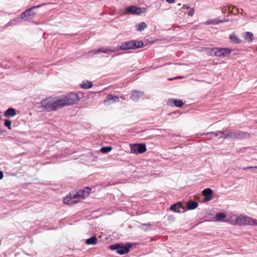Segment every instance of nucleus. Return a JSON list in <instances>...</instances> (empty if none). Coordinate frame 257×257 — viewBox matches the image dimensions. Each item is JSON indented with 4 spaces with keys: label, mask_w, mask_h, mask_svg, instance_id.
<instances>
[{
    "label": "nucleus",
    "mask_w": 257,
    "mask_h": 257,
    "mask_svg": "<svg viewBox=\"0 0 257 257\" xmlns=\"http://www.w3.org/2000/svg\"><path fill=\"white\" fill-rule=\"evenodd\" d=\"M79 100L78 95L71 92L66 95L44 99L41 102V106L42 108L48 112L55 111L65 106L73 104Z\"/></svg>",
    "instance_id": "1"
},
{
    "label": "nucleus",
    "mask_w": 257,
    "mask_h": 257,
    "mask_svg": "<svg viewBox=\"0 0 257 257\" xmlns=\"http://www.w3.org/2000/svg\"><path fill=\"white\" fill-rule=\"evenodd\" d=\"M91 191V188L86 187L83 191L71 192L68 196L64 198V203L68 205L75 204L88 196Z\"/></svg>",
    "instance_id": "2"
},
{
    "label": "nucleus",
    "mask_w": 257,
    "mask_h": 257,
    "mask_svg": "<svg viewBox=\"0 0 257 257\" xmlns=\"http://www.w3.org/2000/svg\"><path fill=\"white\" fill-rule=\"evenodd\" d=\"M144 46V43L142 41L131 40L122 43L119 46L118 49L127 50L130 49H135L140 48Z\"/></svg>",
    "instance_id": "3"
},
{
    "label": "nucleus",
    "mask_w": 257,
    "mask_h": 257,
    "mask_svg": "<svg viewBox=\"0 0 257 257\" xmlns=\"http://www.w3.org/2000/svg\"><path fill=\"white\" fill-rule=\"evenodd\" d=\"M209 53L212 56H225L231 52V49L229 48H212L209 50Z\"/></svg>",
    "instance_id": "4"
},
{
    "label": "nucleus",
    "mask_w": 257,
    "mask_h": 257,
    "mask_svg": "<svg viewBox=\"0 0 257 257\" xmlns=\"http://www.w3.org/2000/svg\"><path fill=\"white\" fill-rule=\"evenodd\" d=\"M131 152L133 154H142L147 151L146 146L145 144H131Z\"/></svg>",
    "instance_id": "5"
},
{
    "label": "nucleus",
    "mask_w": 257,
    "mask_h": 257,
    "mask_svg": "<svg viewBox=\"0 0 257 257\" xmlns=\"http://www.w3.org/2000/svg\"><path fill=\"white\" fill-rule=\"evenodd\" d=\"M252 218L240 215L236 217L234 221V224L237 225H251V220Z\"/></svg>",
    "instance_id": "6"
},
{
    "label": "nucleus",
    "mask_w": 257,
    "mask_h": 257,
    "mask_svg": "<svg viewBox=\"0 0 257 257\" xmlns=\"http://www.w3.org/2000/svg\"><path fill=\"white\" fill-rule=\"evenodd\" d=\"M131 246L127 247L124 246L119 244L112 245L110 247L112 250H116V252L120 254H124L130 251Z\"/></svg>",
    "instance_id": "7"
},
{
    "label": "nucleus",
    "mask_w": 257,
    "mask_h": 257,
    "mask_svg": "<svg viewBox=\"0 0 257 257\" xmlns=\"http://www.w3.org/2000/svg\"><path fill=\"white\" fill-rule=\"evenodd\" d=\"M43 5H44V4H43L42 5L34 6L33 7L30 8L26 10L25 11L22 13L20 18L21 19V20H23L24 21L29 20V18L32 15V14H31L32 10L36 8H39Z\"/></svg>",
    "instance_id": "8"
},
{
    "label": "nucleus",
    "mask_w": 257,
    "mask_h": 257,
    "mask_svg": "<svg viewBox=\"0 0 257 257\" xmlns=\"http://www.w3.org/2000/svg\"><path fill=\"white\" fill-rule=\"evenodd\" d=\"M125 11L133 14L139 15L145 12L143 9L136 6H130L125 8Z\"/></svg>",
    "instance_id": "9"
},
{
    "label": "nucleus",
    "mask_w": 257,
    "mask_h": 257,
    "mask_svg": "<svg viewBox=\"0 0 257 257\" xmlns=\"http://www.w3.org/2000/svg\"><path fill=\"white\" fill-rule=\"evenodd\" d=\"M119 101V98L117 96H113L110 94L107 95L104 103L106 104H110L112 103L117 102Z\"/></svg>",
    "instance_id": "10"
},
{
    "label": "nucleus",
    "mask_w": 257,
    "mask_h": 257,
    "mask_svg": "<svg viewBox=\"0 0 257 257\" xmlns=\"http://www.w3.org/2000/svg\"><path fill=\"white\" fill-rule=\"evenodd\" d=\"M213 191L210 188H206L203 191V195L205 197L203 202H207L212 199Z\"/></svg>",
    "instance_id": "11"
},
{
    "label": "nucleus",
    "mask_w": 257,
    "mask_h": 257,
    "mask_svg": "<svg viewBox=\"0 0 257 257\" xmlns=\"http://www.w3.org/2000/svg\"><path fill=\"white\" fill-rule=\"evenodd\" d=\"M221 133L222 134V136L221 137L225 139H234V130L229 131L228 130H225Z\"/></svg>",
    "instance_id": "12"
},
{
    "label": "nucleus",
    "mask_w": 257,
    "mask_h": 257,
    "mask_svg": "<svg viewBox=\"0 0 257 257\" xmlns=\"http://www.w3.org/2000/svg\"><path fill=\"white\" fill-rule=\"evenodd\" d=\"M184 207L181 202H178L172 205L170 207L171 211H174L176 212L180 213L181 210L183 209Z\"/></svg>",
    "instance_id": "13"
},
{
    "label": "nucleus",
    "mask_w": 257,
    "mask_h": 257,
    "mask_svg": "<svg viewBox=\"0 0 257 257\" xmlns=\"http://www.w3.org/2000/svg\"><path fill=\"white\" fill-rule=\"evenodd\" d=\"M144 94V93L142 91L138 90H134L132 92L131 94V98L135 101H138L139 98L142 96Z\"/></svg>",
    "instance_id": "14"
},
{
    "label": "nucleus",
    "mask_w": 257,
    "mask_h": 257,
    "mask_svg": "<svg viewBox=\"0 0 257 257\" xmlns=\"http://www.w3.org/2000/svg\"><path fill=\"white\" fill-rule=\"evenodd\" d=\"M248 135L247 133L240 132L234 130V139H240L248 137Z\"/></svg>",
    "instance_id": "15"
},
{
    "label": "nucleus",
    "mask_w": 257,
    "mask_h": 257,
    "mask_svg": "<svg viewBox=\"0 0 257 257\" xmlns=\"http://www.w3.org/2000/svg\"><path fill=\"white\" fill-rule=\"evenodd\" d=\"M16 110L13 108H8L5 112V116L7 117H13L16 115Z\"/></svg>",
    "instance_id": "16"
},
{
    "label": "nucleus",
    "mask_w": 257,
    "mask_h": 257,
    "mask_svg": "<svg viewBox=\"0 0 257 257\" xmlns=\"http://www.w3.org/2000/svg\"><path fill=\"white\" fill-rule=\"evenodd\" d=\"M172 102H173L174 105L177 107H180L183 105V102L181 100L169 99L168 100L167 103L171 104Z\"/></svg>",
    "instance_id": "17"
},
{
    "label": "nucleus",
    "mask_w": 257,
    "mask_h": 257,
    "mask_svg": "<svg viewBox=\"0 0 257 257\" xmlns=\"http://www.w3.org/2000/svg\"><path fill=\"white\" fill-rule=\"evenodd\" d=\"M80 86L83 89H88L92 87L93 84L91 81L86 80L82 81Z\"/></svg>",
    "instance_id": "18"
},
{
    "label": "nucleus",
    "mask_w": 257,
    "mask_h": 257,
    "mask_svg": "<svg viewBox=\"0 0 257 257\" xmlns=\"http://www.w3.org/2000/svg\"><path fill=\"white\" fill-rule=\"evenodd\" d=\"M198 204L195 201H190L188 202L187 206L189 210H193L198 207Z\"/></svg>",
    "instance_id": "19"
},
{
    "label": "nucleus",
    "mask_w": 257,
    "mask_h": 257,
    "mask_svg": "<svg viewBox=\"0 0 257 257\" xmlns=\"http://www.w3.org/2000/svg\"><path fill=\"white\" fill-rule=\"evenodd\" d=\"M115 50L113 49H104L103 48H99L98 49H97V50L96 51H94V50H93L92 51H91V52H93L95 54H96V53H99L100 52H102V53H108L109 52H114ZM89 53H91V52H90Z\"/></svg>",
    "instance_id": "20"
},
{
    "label": "nucleus",
    "mask_w": 257,
    "mask_h": 257,
    "mask_svg": "<svg viewBox=\"0 0 257 257\" xmlns=\"http://www.w3.org/2000/svg\"><path fill=\"white\" fill-rule=\"evenodd\" d=\"M230 40L231 42L239 44L240 43L241 41L240 39H239L234 33H232L229 36Z\"/></svg>",
    "instance_id": "21"
},
{
    "label": "nucleus",
    "mask_w": 257,
    "mask_h": 257,
    "mask_svg": "<svg viewBox=\"0 0 257 257\" xmlns=\"http://www.w3.org/2000/svg\"><path fill=\"white\" fill-rule=\"evenodd\" d=\"M136 29L138 31L142 32L145 30L147 27V24L145 22H141L136 25Z\"/></svg>",
    "instance_id": "22"
},
{
    "label": "nucleus",
    "mask_w": 257,
    "mask_h": 257,
    "mask_svg": "<svg viewBox=\"0 0 257 257\" xmlns=\"http://www.w3.org/2000/svg\"><path fill=\"white\" fill-rule=\"evenodd\" d=\"M97 239L95 236H93L86 240L87 244H95L97 243Z\"/></svg>",
    "instance_id": "23"
},
{
    "label": "nucleus",
    "mask_w": 257,
    "mask_h": 257,
    "mask_svg": "<svg viewBox=\"0 0 257 257\" xmlns=\"http://www.w3.org/2000/svg\"><path fill=\"white\" fill-rule=\"evenodd\" d=\"M22 20L21 18L17 17L13 20H11L8 23V26L15 25L17 23H20Z\"/></svg>",
    "instance_id": "24"
},
{
    "label": "nucleus",
    "mask_w": 257,
    "mask_h": 257,
    "mask_svg": "<svg viewBox=\"0 0 257 257\" xmlns=\"http://www.w3.org/2000/svg\"><path fill=\"white\" fill-rule=\"evenodd\" d=\"M226 217V215L224 213H219L215 215V219L217 221L223 220Z\"/></svg>",
    "instance_id": "25"
},
{
    "label": "nucleus",
    "mask_w": 257,
    "mask_h": 257,
    "mask_svg": "<svg viewBox=\"0 0 257 257\" xmlns=\"http://www.w3.org/2000/svg\"><path fill=\"white\" fill-rule=\"evenodd\" d=\"M244 38L248 42H251L253 38V34L251 32H246L245 33Z\"/></svg>",
    "instance_id": "26"
},
{
    "label": "nucleus",
    "mask_w": 257,
    "mask_h": 257,
    "mask_svg": "<svg viewBox=\"0 0 257 257\" xmlns=\"http://www.w3.org/2000/svg\"><path fill=\"white\" fill-rule=\"evenodd\" d=\"M112 149L111 147H104L100 149V151L102 153H107L111 151Z\"/></svg>",
    "instance_id": "27"
},
{
    "label": "nucleus",
    "mask_w": 257,
    "mask_h": 257,
    "mask_svg": "<svg viewBox=\"0 0 257 257\" xmlns=\"http://www.w3.org/2000/svg\"><path fill=\"white\" fill-rule=\"evenodd\" d=\"M219 23L216 20H209L206 21L205 24L206 25H210V24H217Z\"/></svg>",
    "instance_id": "28"
},
{
    "label": "nucleus",
    "mask_w": 257,
    "mask_h": 257,
    "mask_svg": "<svg viewBox=\"0 0 257 257\" xmlns=\"http://www.w3.org/2000/svg\"><path fill=\"white\" fill-rule=\"evenodd\" d=\"M11 123H12V122L10 120L6 119L5 121L4 124L6 127H8V128L9 130H11L12 128H11Z\"/></svg>",
    "instance_id": "29"
},
{
    "label": "nucleus",
    "mask_w": 257,
    "mask_h": 257,
    "mask_svg": "<svg viewBox=\"0 0 257 257\" xmlns=\"http://www.w3.org/2000/svg\"><path fill=\"white\" fill-rule=\"evenodd\" d=\"M222 131H218L217 132L214 133H211V134L213 135V136H219L220 138H221V136H222Z\"/></svg>",
    "instance_id": "30"
},
{
    "label": "nucleus",
    "mask_w": 257,
    "mask_h": 257,
    "mask_svg": "<svg viewBox=\"0 0 257 257\" xmlns=\"http://www.w3.org/2000/svg\"><path fill=\"white\" fill-rule=\"evenodd\" d=\"M151 225L150 224H143L142 225V227L145 230H147L150 228Z\"/></svg>",
    "instance_id": "31"
},
{
    "label": "nucleus",
    "mask_w": 257,
    "mask_h": 257,
    "mask_svg": "<svg viewBox=\"0 0 257 257\" xmlns=\"http://www.w3.org/2000/svg\"><path fill=\"white\" fill-rule=\"evenodd\" d=\"M194 12H195V10L193 8H192L189 12L188 13V15L189 16L192 17L193 16L194 14Z\"/></svg>",
    "instance_id": "32"
},
{
    "label": "nucleus",
    "mask_w": 257,
    "mask_h": 257,
    "mask_svg": "<svg viewBox=\"0 0 257 257\" xmlns=\"http://www.w3.org/2000/svg\"><path fill=\"white\" fill-rule=\"evenodd\" d=\"M250 225H257V220L254 219H251Z\"/></svg>",
    "instance_id": "33"
},
{
    "label": "nucleus",
    "mask_w": 257,
    "mask_h": 257,
    "mask_svg": "<svg viewBox=\"0 0 257 257\" xmlns=\"http://www.w3.org/2000/svg\"><path fill=\"white\" fill-rule=\"evenodd\" d=\"M253 168H254V167L250 166V167H244V168H243V170L250 169L251 171L253 169Z\"/></svg>",
    "instance_id": "34"
},
{
    "label": "nucleus",
    "mask_w": 257,
    "mask_h": 257,
    "mask_svg": "<svg viewBox=\"0 0 257 257\" xmlns=\"http://www.w3.org/2000/svg\"><path fill=\"white\" fill-rule=\"evenodd\" d=\"M251 172L254 173H257V166H254L253 169L252 170Z\"/></svg>",
    "instance_id": "35"
},
{
    "label": "nucleus",
    "mask_w": 257,
    "mask_h": 257,
    "mask_svg": "<svg viewBox=\"0 0 257 257\" xmlns=\"http://www.w3.org/2000/svg\"><path fill=\"white\" fill-rule=\"evenodd\" d=\"M183 8H184L185 9H190V6L187 5H184L183 6Z\"/></svg>",
    "instance_id": "36"
},
{
    "label": "nucleus",
    "mask_w": 257,
    "mask_h": 257,
    "mask_svg": "<svg viewBox=\"0 0 257 257\" xmlns=\"http://www.w3.org/2000/svg\"><path fill=\"white\" fill-rule=\"evenodd\" d=\"M3 177H4L3 172L2 171H0V180L3 179Z\"/></svg>",
    "instance_id": "37"
},
{
    "label": "nucleus",
    "mask_w": 257,
    "mask_h": 257,
    "mask_svg": "<svg viewBox=\"0 0 257 257\" xmlns=\"http://www.w3.org/2000/svg\"><path fill=\"white\" fill-rule=\"evenodd\" d=\"M5 132H6L4 130H3L1 128H0V135H3Z\"/></svg>",
    "instance_id": "38"
},
{
    "label": "nucleus",
    "mask_w": 257,
    "mask_h": 257,
    "mask_svg": "<svg viewBox=\"0 0 257 257\" xmlns=\"http://www.w3.org/2000/svg\"><path fill=\"white\" fill-rule=\"evenodd\" d=\"M167 2L169 3H173L174 2L175 0H166Z\"/></svg>",
    "instance_id": "39"
},
{
    "label": "nucleus",
    "mask_w": 257,
    "mask_h": 257,
    "mask_svg": "<svg viewBox=\"0 0 257 257\" xmlns=\"http://www.w3.org/2000/svg\"><path fill=\"white\" fill-rule=\"evenodd\" d=\"M177 79V77H175V78H169L168 80H172L173 79Z\"/></svg>",
    "instance_id": "40"
},
{
    "label": "nucleus",
    "mask_w": 257,
    "mask_h": 257,
    "mask_svg": "<svg viewBox=\"0 0 257 257\" xmlns=\"http://www.w3.org/2000/svg\"><path fill=\"white\" fill-rule=\"evenodd\" d=\"M177 78H182L183 77L182 76H179V77H176Z\"/></svg>",
    "instance_id": "41"
}]
</instances>
